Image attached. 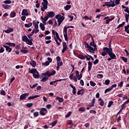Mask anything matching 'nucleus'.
<instances>
[{"mask_svg": "<svg viewBox=\"0 0 129 129\" xmlns=\"http://www.w3.org/2000/svg\"><path fill=\"white\" fill-rule=\"evenodd\" d=\"M103 51L101 53L102 56H106L107 54L110 56L112 59H116V55L112 52V48H108L107 47H104L103 48Z\"/></svg>", "mask_w": 129, "mask_h": 129, "instance_id": "1", "label": "nucleus"}, {"mask_svg": "<svg viewBox=\"0 0 129 129\" xmlns=\"http://www.w3.org/2000/svg\"><path fill=\"white\" fill-rule=\"evenodd\" d=\"M43 76H44L41 80V82H46L50 76H54L56 74V71L53 70L51 73H50L49 71H47L45 73L41 74Z\"/></svg>", "mask_w": 129, "mask_h": 129, "instance_id": "2", "label": "nucleus"}, {"mask_svg": "<svg viewBox=\"0 0 129 129\" xmlns=\"http://www.w3.org/2000/svg\"><path fill=\"white\" fill-rule=\"evenodd\" d=\"M29 73L33 74V76L34 78L38 79L40 77V75H39V73H38V71L36 70V69H32L29 70Z\"/></svg>", "mask_w": 129, "mask_h": 129, "instance_id": "3", "label": "nucleus"}, {"mask_svg": "<svg viewBox=\"0 0 129 129\" xmlns=\"http://www.w3.org/2000/svg\"><path fill=\"white\" fill-rule=\"evenodd\" d=\"M42 5L43 6L40 7L41 11H42V12H45V10L48 9V1L47 0H43Z\"/></svg>", "mask_w": 129, "mask_h": 129, "instance_id": "4", "label": "nucleus"}, {"mask_svg": "<svg viewBox=\"0 0 129 129\" xmlns=\"http://www.w3.org/2000/svg\"><path fill=\"white\" fill-rule=\"evenodd\" d=\"M55 19H57V23H58V26H60L63 21H64V17L61 15V14H58L57 15L55 16Z\"/></svg>", "mask_w": 129, "mask_h": 129, "instance_id": "5", "label": "nucleus"}, {"mask_svg": "<svg viewBox=\"0 0 129 129\" xmlns=\"http://www.w3.org/2000/svg\"><path fill=\"white\" fill-rule=\"evenodd\" d=\"M116 5L114 4V1H111L109 2H105L104 3V5H103V7H104L105 6L107 7L108 8H113L114 7H115Z\"/></svg>", "mask_w": 129, "mask_h": 129, "instance_id": "6", "label": "nucleus"}, {"mask_svg": "<svg viewBox=\"0 0 129 129\" xmlns=\"http://www.w3.org/2000/svg\"><path fill=\"white\" fill-rule=\"evenodd\" d=\"M63 37L64 38V40L68 42V35H67V27L65 26L63 28Z\"/></svg>", "mask_w": 129, "mask_h": 129, "instance_id": "7", "label": "nucleus"}, {"mask_svg": "<svg viewBox=\"0 0 129 129\" xmlns=\"http://www.w3.org/2000/svg\"><path fill=\"white\" fill-rule=\"evenodd\" d=\"M74 73H72V72H71V75L69 76V78L71 80H74L75 82H77V78L76 77V76H74Z\"/></svg>", "mask_w": 129, "mask_h": 129, "instance_id": "8", "label": "nucleus"}, {"mask_svg": "<svg viewBox=\"0 0 129 129\" xmlns=\"http://www.w3.org/2000/svg\"><path fill=\"white\" fill-rule=\"evenodd\" d=\"M89 52H90L91 53H95V51H97V47H94V48L91 47V46H90L89 48H88Z\"/></svg>", "mask_w": 129, "mask_h": 129, "instance_id": "9", "label": "nucleus"}, {"mask_svg": "<svg viewBox=\"0 0 129 129\" xmlns=\"http://www.w3.org/2000/svg\"><path fill=\"white\" fill-rule=\"evenodd\" d=\"M28 96H29V93L23 94L20 96V100H22V99H25V98H27Z\"/></svg>", "mask_w": 129, "mask_h": 129, "instance_id": "10", "label": "nucleus"}, {"mask_svg": "<svg viewBox=\"0 0 129 129\" xmlns=\"http://www.w3.org/2000/svg\"><path fill=\"white\" fill-rule=\"evenodd\" d=\"M76 76L77 79H78L79 80H80L81 78H82V74H79V71H76Z\"/></svg>", "mask_w": 129, "mask_h": 129, "instance_id": "11", "label": "nucleus"}, {"mask_svg": "<svg viewBox=\"0 0 129 129\" xmlns=\"http://www.w3.org/2000/svg\"><path fill=\"white\" fill-rule=\"evenodd\" d=\"M88 35H90L92 39V41L90 43V46H92V47H96V44H95V43L94 42V39H93L92 35H90V34H88Z\"/></svg>", "mask_w": 129, "mask_h": 129, "instance_id": "12", "label": "nucleus"}, {"mask_svg": "<svg viewBox=\"0 0 129 129\" xmlns=\"http://www.w3.org/2000/svg\"><path fill=\"white\" fill-rule=\"evenodd\" d=\"M62 47L63 49L61 50L62 53H64L66 50H67V44H66V42L62 43Z\"/></svg>", "mask_w": 129, "mask_h": 129, "instance_id": "13", "label": "nucleus"}, {"mask_svg": "<svg viewBox=\"0 0 129 129\" xmlns=\"http://www.w3.org/2000/svg\"><path fill=\"white\" fill-rule=\"evenodd\" d=\"M22 15L26 16H29V13L28 12V10H27V9H23L22 10Z\"/></svg>", "mask_w": 129, "mask_h": 129, "instance_id": "14", "label": "nucleus"}, {"mask_svg": "<svg viewBox=\"0 0 129 129\" xmlns=\"http://www.w3.org/2000/svg\"><path fill=\"white\" fill-rule=\"evenodd\" d=\"M55 16V13L53 11L48 12L47 16L48 18H53Z\"/></svg>", "mask_w": 129, "mask_h": 129, "instance_id": "15", "label": "nucleus"}, {"mask_svg": "<svg viewBox=\"0 0 129 129\" xmlns=\"http://www.w3.org/2000/svg\"><path fill=\"white\" fill-rule=\"evenodd\" d=\"M3 47H4V48H6V51L9 52V53H11V52H12V50H13L12 48L7 45H3Z\"/></svg>", "mask_w": 129, "mask_h": 129, "instance_id": "16", "label": "nucleus"}, {"mask_svg": "<svg viewBox=\"0 0 129 129\" xmlns=\"http://www.w3.org/2000/svg\"><path fill=\"white\" fill-rule=\"evenodd\" d=\"M5 33L6 34H10V33H12V32H14V29L10 28L6 30H4Z\"/></svg>", "mask_w": 129, "mask_h": 129, "instance_id": "17", "label": "nucleus"}, {"mask_svg": "<svg viewBox=\"0 0 129 129\" xmlns=\"http://www.w3.org/2000/svg\"><path fill=\"white\" fill-rule=\"evenodd\" d=\"M70 86H71V87H72V88L73 89V94L74 95L76 94V88H75V86L72 85V84H70Z\"/></svg>", "mask_w": 129, "mask_h": 129, "instance_id": "18", "label": "nucleus"}, {"mask_svg": "<svg viewBox=\"0 0 129 129\" xmlns=\"http://www.w3.org/2000/svg\"><path fill=\"white\" fill-rule=\"evenodd\" d=\"M26 43L27 45H29V46H32V45H33V42L29 39L26 41Z\"/></svg>", "mask_w": 129, "mask_h": 129, "instance_id": "19", "label": "nucleus"}, {"mask_svg": "<svg viewBox=\"0 0 129 129\" xmlns=\"http://www.w3.org/2000/svg\"><path fill=\"white\" fill-rule=\"evenodd\" d=\"M6 45H8V46H10V47H15L16 46V44L14 43L11 42H7L6 43Z\"/></svg>", "mask_w": 129, "mask_h": 129, "instance_id": "20", "label": "nucleus"}, {"mask_svg": "<svg viewBox=\"0 0 129 129\" xmlns=\"http://www.w3.org/2000/svg\"><path fill=\"white\" fill-rule=\"evenodd\" d=\"M32 26H33V23L32 22L25 24V27L26 28H30V27H32Z\"/></svg>", "mask_w": 129, "mask_h": 129, "instance_id": "21", "label": "nucleus"}, {"mask_svg": "<svg viewBox=\"0 0 129 129\" xmlns=\"http://www.w3.org/2000/svg\"><path fill=\"white\" fill-rule=\"evenodd\" d=\"M28 39L29 38H28V37L26 35H24L22 37V41H23V42H27Z\"/></svg>", "mask_w": 129, "mask_h": 129, "instance_id": "22", "label": "nucleus"}, {"mask_svg": "<svg viewBox=\"0 0 129 129\" xmlns=\"http://www.w3.org/2000/svg\"><path fill=\"white\" fill-rule=\"evenodd\" d=\"M37 97H40V96L39 95H35V96H30V97H29L28 98V99L29 100V99H35V98H37Z\"/></svg>", "mask_w": 129, "mask_h": 129, "instance_id": "23", "label": "nucleus"}, {"mask_svg": "<svg viewBox=\"0 0 129 129\" xmlns=\"http://www.w3.org/2000/svg\"><path fill=\"white\" fill-rule=\"evenodd\" d=\"M83 91H84V89L80 90L79 91H78L77 92L78 95H80V94H81V95H83V94H84V92H83Z\"/></svg>", "mask_w": 129, "mask_h": 129, "instance_id": "24", "label": "nucleus"}, {"mask_svg": "<svg viewBox=\"0 0 129 129\" xmlns=\"http://www.w3.org/2000/svg\"><path fill=\"white\" fill-rule=\"evenodd\" d=\"M99 100L100 101V105H101V106H103V105H104V102L103 101V100L101 98H100L99 99Z\"/></svg>", "mask_w": 129, "mask_h": 129, "instance_id": "25", "label": "nucleus"}, {"mask_svg": "<svg viewBox=\"0 0 129 129\" xmlns=\"http://www.w3.org/2000/svg\"><path fill=\"white\" fill-rule=\"evenodd\" d=\"M30 64L31 65L32 67H36V61L32 60L30 62Z\"/></svg>", "mask_w": 129, "mask_h": 129, "instance_id": "26", "label": "nucleus"}, {"mask_svg": "<svg viewBox=\"0 0 129 129\" xmlns=\"http://www.w3.org/2000/svg\"><path fill=\"white\" fill-rule=\"evenodd\" d=\"M56 124H57V121L56 120L49 123V125L52 126V127H53V126H55Z\"/></svg>", "mask_w": 129, "mask_h": 129, "instance_id": "27", "label": "nucleus"}, {"mask_svg": "<svg viewBox=\"0 0 129 129\" xmlns=\"http://www.w3.org/2000/svg\"><path fill=\"white\" fill-rule=\"evenodd\" d=\"M86 110V108L84 107H81L79 109V111H81L82 112H83Z\"/></svg>", "mask_w": 129, "mask_h": 129, "instance_id": "28", "label": "nucleus"}, {"mask_svg": "<svg viewBox=\"0 0 129 129\" xmlns=\"http://www.w3.org/2000/svg\"><path fill=\"white\" fill-rule=\"evenodd\" d=\"M64 9L66 11H69V10L71 9V5H68L66 7H64Z\"/></svg>", "mask_w": 129, "mask_h": 129, "instance_id": "29", "label": "nucleus"}, {"mask_svg": "<svg viewBox=\"0 0 129 129\" xmlns=\"http://www.w3.org/2000/svg\"><path fill=\"white\" fill-rule=\"evenodd\" d=\"M33 25L34 26L35 29H39V25L35 22V21H33Z\"/></svg>", "mask_w": 129, "mask_h": 129, "instance_id": "30", "label": "nucleus"}, {"mask_svg": "<svg viewBox=\"0 0 129 129\" xmlns=\"http://www.w3.org/2000/svg\"><path fill=\"white\" fill-rule=\"evenodd\" d=\"M39 27H41L42 31H45V26H44L43 23H40Z\"/></svg>", "mask_w": 129, "mask_h": 129, "instance_id": "31", "label": "nucleus"}, {"mask_svg": "<svg viewBox=\"0 0 129 129\" xmlns=\"http://www.w3.org/2000/svg\"><path fill=\"white\" fill-rule=\"evenodd\" d=\"M56 99V100H58L59 102H63V101H64V99L62 98H60L59 97H57Z\"/></svg>", "mask_w": 129, "mask_h": 129, "instance_id": "32", "label": "nucleus"}, {"mask_svg": "<svg viewBox=\"0 0 129 129\" xmlns=\"http://www.w3.org/2000/svg\"><path fill=\"white\" fill-rule=\"evenodd\" d=\"M49 64H50V62H49L48 61H46L44 62H43L42 63V65L43 66H48V65H49Z\"/></svg>", "mask_w": 129, "mask_h": 129, "instance_id": "33", "label": "nucleus"}, {"mask_svg": "<svg viewBox=\"0 0 129 129\" xmlns=\"http://www.w3.org/2000/svg\"><path fill=\"white\" fill-rule=\"evenodd\" d=\"M125 18L126 23H128L129 14L125 13Z\"/></svg>", "mask_w": 129, "mask_h": 129, "instance_id": "34", "label": "nucleus"}, {"mask_svg": "<svg viewBox=\"0 0 129 129\" xmlns=\"http://www.w3.org/2000/svg\"><path fill=\"white\" fill-rule=\"evenodd\" d=\"M78 58H79L80 59H82V60L85 59V58H86V57H85V56L82 55V54H80L78 56Z\"/></svg>", "mask_w": 129, "mask_h": 129, "instance_id": "35", "label": "nucleus"}, {"mask_svg": "<svg viewBox=\"0 0 129 129\" xmlns=\"http://www.w3.org/2000/svg\"><path fill=\"white\" fill-rule=\"evenodd\" d=\"M3 7L4 9H5V10H8V9H9L10 8V6L8 5H6V4L3 5Z\"/></svg>", "mask_w": 129, "mask_h": 129, "instance_id": "36", "label": "nucleus"}, {"mask_svg": "<svg viewBox=\"0 0 129 129\" xmlns=\"http://www.w3.org/2000/svg\"><path fill=\"white\" fill-rule=\"evenodd\" d=\"M111 90H112V89H111L110 87H109L108 88L106 89L104 93L106 94V93H107V92H109Z\"/></svg>", "mask_w": 129, "mask_h": 129, "instance_id": "37", "label": "nucleus"}, {"mask_svg": "<svg viewBox=\"0 0 129 129\" xmlns=\"http://www.w3.org/2000/svg\"><path fill=\"white\" fill-rule=\"evenodd\" d=\"M32 33H33V34L34 33H39V29L38 28H35L32 30Z\"/></svg>", "mask_w": 129, "mask_h": 129, "instance_id": "38", "label": "nucleus"}, {"mask_svg": "<svg viewBox=\"0 0 129 129\" xmlns=\"http://www.w3.org/2000/svg\"><path fill=\"white\" fill-rule=\"evenodd\" d=\"M10 16L11 18H15V17H16V13L15 12H12Z\"/></svg>", "mask_w": 129, "mask_h": 129, "instance_id": "39", "label": "nucleus"}, {"mask_svg": "<svg viewBox=\"0 0 129 129\" xmlns=\"http://www.w3.org/2000/svg\"><path fill=\"white\" fill-rule=\"evenodd\" d=\"M90 84L93 87H94V86H95V85H96V84L95 82H93V81H90Z\"/></svg>", "mask_w": 129, "mask_h": 129, "instance_id": "40", "label": "nucleus"}, {"mask_svg": "<svg viewBox=\"0 0 129 129\" xmlns=\"http://www.w3.org/2000/svg\"><path fill=\"white\" fill-rule=\"evenodd\" d=\"M27 107H32L33 106L32 103H28L26 104Z\"/></svg>", "mask_w": 129, "mask_h": 129, "instance_id": "41", "label": "nucleus"}, {"mask_svg": "<svg viewBox=\"0 0 129 129\" xmlns=\"http://www.w3.org/2000/svg\"><path fill=\"white\" fill-rule=\"evenodd\" d=\"M124 24H125V22H122V24H119L117 27V29H118V28H122V27L124 26Z\"/></svg>", "mask_w": 129, "mask_h": 129, "instance_id": "42", "label": "nucleus"}, {"mask_svg": "<svg viewBox=\"0 0 129 129\" xmlns=\"http://www.w3.org/2000/svg\"><path fill=\"white\" fill-rule=\"evenodd\" d=\"M57 66H59V67H60V66H62V65H63V62L62 61H57Z\"/></svg>", "mask_w": 129, "mask_h": 129, "instance_id": "43", "label": "nucleus"}, {"mask_svg": "<svg viewBox=\"0 0 129 129\" xmlns=\"http://www.w3.org/2000/svg\"><path fill=\"white\" fill-rule=\"evenodd\" d=\"M48 19H49V17L48 15H47L46 16H45L44 18H43L44 23H45V22H47Z\"/></svg>", "mask_w": 129, "mask_h": 129, "instance_id": "44", "label": "nucleus"}, {"mask_svg": "<svg viewBox=\"0 0 129 129\" xmlns=\"http://www.w3.org/2000/svg\"><path fill=\"white\" fill-rule=\"evenodd\" d=\"M21 53H24V54H26V53H28V52H29V50L26 49H21Z\"/></svg>", "mask_w": 129, "mask_h": 129, "instance_id": "45", "label": "nucleus"}, {"mask_svg": "<svg viewBox=\"0 0 129 129\" xmlns=\"http://www.w3.org/2000/svg\"><path fill=\"white\" fill-rule=\"evenodd\" d=\"M97 77L99 79H101V78H102V77H103V75H102V74H98V75H97Z\"/></svg>", "mask_w": 129, "mask_h": 129, "instance_id": "46", "label": "nucleus"}, {"mask_svg": "<svg viewBox=\"0 0 129 129\" xmlns=\"http://www.w3.org/2000/svg\"><path fill=\"white\" fill-rule=\"evenodd\" d=\"M72 112L71 111H70L68 112V113L66 115L65 118H67V117H69L72 114Z\"/></svg>", "mask_w": 129, "mask_h": 129, "instance_id": "47", "label": "nucleus"}, {"mask_svg": "<svg viewBox=\"0 0 129 129\" xmlns=\"http://www.w3.org/2000/svg\"><path fill=\"white\" fill-rule=\"evenodd\" d=\"M33 115L34 116V117H37V116H39V112H35L33 113Z\"/></svg>", "mask_w": 129, "mask_h": 129, "instance_id": "48", "label": "nucleus"}, {"mask_svg": "<svg viewBox=\"0 0 129 129\" xmlns=\"http://www.w3.org/2000/svg\"><path fill=\"white\" fill-rule=\"evenodd\" d=\"M109 83H110V81L109 80H106L105 81V84H106V85H108Z\"/></svg>", "mask_w": 129, "mask_h": 129, "instance_id": "49", "label": "nucleus"}, {"mask_svg": "<svg viewBox=\"0 0 129 129\" xmlns=\"http://www.w3.org/2000/svg\"><path fill=\"white\" fill-rule=\"evenodd\" d=\"M113 103V102L112 101H110L108 104V107H110L111 105H112Z\"/></svg>", "mask_w": 129, "mask_h": 129, "instance_id": "50", "label": "nucleus"}, {"mask_svg": "<svg viewBox=\"0 0 129 129\" xmlns=\"http://www.w3.org/2000/svg\"><path fill=\"white\" fill-rule=\"evenodd\" d=\"M118 86L119 87H122L123 86V82L122 81L120 82L119 84H118Z\"/></svg>", "mask_w": 129, "mask_h": 129, "instance_id": "51", "label": "nucleus"}, {"mask_svg": "<svg viewBox=\"0 0 129 129\" xmlns=\"http://www.w3.org/2000/svg\"><path fill=\"white\" fill-rule=\"evenodd\" d=\"M121 59L122 60H123V61H124V62H127V58H126L125 57L122 56Z\"/></svg>", "mask_w": 129, "mask_h": 129, "instance_id": "52", "label": "nucleus"}, {"mask_svg": "<svg viewBox=\"0 0 129 129\" xmlns=\"http://www.w3.org/2000/svg\"><path fill=\"white\" fill-rule=\"evenodd\" d=\"M4 4H12V1H11V0H6L4 1Z\"/></svg>", "mask_w": 129, "mask_h": 129, "instance_id": "53", "label": "nucleus"}, {"mask_svg": "<svg viewBox=\"0 0 129 129\" xmlns=\"http://www.w3.org/2000/svg\"><path fill=\"white\" fill-rule=\"evenodd\" d=\"M125 104H127L126 103H125V102H124L121 106V109L123 110V108H124V107H125Z\"/></svg>", "mask_w": 129, "mask_h": 129, "instance_id": "54", "label": "nucleus"}, {"mask_svg": "<svg viewBox=\"0 0 129 129\" xmlns=\"http://www.w3.org/2000/svg\"><path fill=\"white\" fill-rule=\"evenodd\" d=\"M54 40L56 42V43L57 44V46H60V42H58V39L57 38H54Z\"/></svg>", "mask_w": 129, "mask_h": 129, "instance_id": "55", "label": "nucleus"}, {"mask_svg": "<svg viewBox=\"0 0 129 129\" xmlns=\"http://www.w3.org/2000/svg\"><path fill=\"white\" fill-rule=\"evenodd\" d=\"M90 113H93L94 114H96V111H95V110H90Z\"/></svg>", "mask_w": 129, "mask_h": 129, "instance_id": "56", "label": "nucleus"}, {"mask_svg": "<svg viewBox=\"0 0 129 129\" xmlns=\"http://www.w3.org/2000/svg\"><path fill=\"white\" fill-rule=\"evenodd\" d=\"M39 113H40V114L41 115H43V116L46 115V113H45L43 111H41V110H40Z\"/></svg>", "mask_w": 129, "mask_h": 129, "instance_id": "57", "label": "nucleus"}, {"mask_svg": "<svg viewBox=\"0 0 129 129\" xmlns=\"http://www.w3.org/2000/svg\"><path fill=\"white\" fill-rule=\"evenodd\" d=\"M55 36H56V39L57 40H58V39H59L60 38V37H59V34L57 33V31H55Z\"/></svg>", "mask_w": 129, "mask_h": 129, "instance_id": "58", "label": "nucleus"}, {"mask_svg": "<svg viewBox=\"0 0 129 129\" xmlns=\"http://www.w3.org/2000/svg\"><path fill=\"white\" fill-rule=\"evenodd\" d=\"M33 35H34V33L32 32L31 33H30V34H28L27 36L29 38V39H31V37H32Z\"/></svg>", "mask_w": 129, "mask_h": 129, "instance_id": "59", "label": "nucleus"}, {"mask_svg": "<svg viewBox=\"0 0 129 129\" xmlns=\"http://www.w3.org/2000/svg\"><path fill=\"white\" fill-rule=\"evenodd\" d=\"M116 86H117V85L116 84H114V85H112L110 87L111 88V89H113V88H115V87H116Z\"/></svg>", "mask_w": 129, "mask_h": 129, "instance_id": "60", "label": "nucleus"}, {"mask_svg": "<svg viewBox=\"0 0 129 129\" xmlns=\"http://www.w3.org/2000/svg\"><path fill=\"white\" fill-rule=\"evenodd\" d=\"M57 62H60L61 61V57H60L59 56H57L56 58Z\"/></svg>", "mask_w": 129, "mask_h": 129, "instance_id": "61", "label": "nucleus"}, {"mask_svg": "<svg viewBox=\"0 0 129 129\" xmlns=\"http://www.w3.org/2000/svg\"><path fill=\"white\" fill-rule=\"evenodd\" d=\"M119 2H120V0H115V5H119Z\"/></svg>", "mask_w": 129, "mask_h": 129, "instance_id": "62", "label": "nucleus"}, {"mask_svg": "<svg viewBox=\"0 0 129 129\" xmlns=\"http://www.w3.org/2000/svg\"><path fill=\"white\" fill-rule=\"evenodd\" d=\"M1 94H2V95H6V92L4 90H2L1 92Z\"/></svg>", "mask_w": 129, "mask_h": 129, "instance_id": "63", "label": "nucleus"}, {"mask_svg": "<svg viewBox=\"0 0 129 129\" xmlns=\"http://www.w3.org/2000/svg\"><path fill=\"white\" fill-rule=\"evenodd\" d=\"M124 11L125 12V13H127V14H129L128 7H127L126 9H124Z\"/></svg>", "mask_w": 129, "mask_h": 129, "instance_id": "64", "label": "nucleus"}]
</instances>
